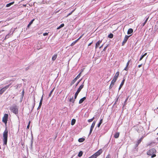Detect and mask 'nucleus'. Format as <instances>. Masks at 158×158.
<instances>
[{"instance_id": "obj_1", "label": "nucleus", "mask_w": 158, "mask_h": 158, "mask_svg": "<svg viewBox=\"0 0 158 158\" xmlns=\"http://www.w3.org/2000/svg\"><path fill=\"white\" fill-rule=\"evenodd\" d=\"M156 150L154 148H152L148 151L147 154L148 155L151 156L152 158H153L156 156Z\"/></svg>"}, {"instance_id": "obj_2", "label": "nucleus", "mask_w": 158, "mask_h": 158, "mask_svg": "<svg viewBox=\"0 0 158 158\" xmlns=\"http://www.w3.org/2000/svg\"><path fill=\"white\" fill-rule=\"evenodd\" d=\"M8 131L6 129L5 130L3 133V141L4 144L6 145L7 144V137H8Z\"/></svg>"}, {"instance_id": "obj_3", "label": "nucleus", "mask_w": 158, "mask_h": 158, "mask_svg": "<svg viewBox=\"0 0 158 158\" xmlns=\"http://www.w3.org/2000/svg\"><path fill=\"white\" fill-rule=\"evenodd\" d=\"M10 110L15 114L18 113V108L16 105H15L11 106L10 108Z\"/></svg>"}, {"instance_id": "obj_4", "label": "nucleus", "mask_w": 158, "mask_h": 158, "mask_svg": "<svg viewBox=\"0 0 158 158\" xmlns=\"http://www.w3.org/2000/svg\"><path fill=\"white\" fill-rule=\"evenodd\" d=\"M8 118V114H6L4 115L3 117L2 118V121L5 124L7 123Z\"/></svg>"}, {"instance_id": "obj_5", "label": "nucleus", "mask_w": 158, "mask_h": 158, "mask_svg": "<svg viewBox=\"0 0 158 158\" xmlns=\"http://www.w3.org/2000/svg\"><path fill=\"white\" fill-rule=\"evenodd\" d=\"M10 85L11 84H10L1 89L0 90V94H2L9 87Z\"/></svg>"}, {"instance_id": "obj_6", "label": "nucleus", "mask_w": 158, "mask_h": 158, "mask_svg": "<svg viewBox=\"0 0 158 158\" xmlns=\"http://www.w3.org/2000/svg\"><path fill=\"white\" fill-rule=\"evenodd\" d=\"M131 35H129V36H128V35H126L124 39V40H123L122 43V46H123L124 44L126 43L128 39L129 38V37L131 36Z\"/></svg>"}, {"instance_id": "obj_7", "label": "nucleus", "mask_w": 158, "mask_h": 158, "mask_svg": "<svg viewBox=\"0 0 158 158\" xmlns=\"http://www.w3.org/2000/svg\"><path fill=\"white\" fill-rule=\"evenodd\" d=\"M95 123H96V121H94L93 122V123H92V125L91 126L90 129V132H89V135H90L91 134V133H92V131L93 130V129L95 126Z\"/></svg>"}, {"instance_id": "obj_8", "label": "nucleus", "mask_w": 158, "mask_h": 158, "mask_svg": "<svg viewBox=\"0 0 158 158\" xmlns=\"http://www.w3.org/2000/svg\"><path fill=\"white\" fill-rule=\"evenodd\" d=\"M131 60H128V62H127V64H126V67L124 68V70L125 71H128L129 69V67L128 66L129 65L131 61Z\"/></svg>"}, {"instance_id": "obj_9", "label": "nucleus", "mask_w": 158, "mask_h": 158, "mask_svg": "<svg viewBox=\"0 0 158 158\" xmlns=\"http://www.w3.org/2000/svg\"><path fill=\"white\" fill-rule=\"evenodd\" d=\"M102 149H100L95 152L94 154L97 157L100 155L102 153Z\"/></svg>"}, {"instance_id": "obj_10", "label": "nucleus", "mask_w": 158, "mask_h": 158, "mask_svg": "<svg viewBox=\"0 0 158 158\" xmlns=\"http://www.w3.org/2000/svg\"><path fill=\"white\" fill-rule=\"evenodd\" d=\"M119 74V71L117 72L115 74V75L114 76L113 79H114L116 81L117 78L118 77Z\"/></svg>"}, {"instance_id": "obj_11", "label": "nucleus", "mask_w": 158, "mask_h": 158, "mask_svg": "<svg viewBox=\"0 0 158 158\" xmlns=\"http://www.w3.org/2000/svg\"><path fill=\"white\" fill-rule=\"evenodd\" d=\"M84 86V82L77 89V92L79 93L80 92L81 89L83 88Z\"/></svg>"}, {"instance_id": "obj_12", "label": "nucleus", "mask_w": 158, "mask_h": 158, "mask_svg": "<svg viewBox=\"0 0 158 158\" xmlns=\"http://www.w3.org/2000/svg\"><path fill=\"white\" fill-rule=\"evenodd\" d=\"M102 40H99L96 43L95 46V49H97L100 46V44L102 43Z\"/></svg>"}, {"instance_id": "obj_13", "label": "nucleus", "mask_w": 158, "mask_h": 158, "mask_svg": "<svg viewBox=\"0 0 158 158\" xmlns=\"http://www.w3.org/2000/svg\"><path fill=\"white\" fill-rule=\"evenodd\" d=\"M144 137L143 136H142L139 139L137 142V144H136L137 146H138V145L142 141L143 139V138Z\"/></svg>"}, {"instance_id": "obj_14", "label": "nucleus", "mask_w": 158, "mask_h": 158, "mask_svg": "<svg viewBox=\"0 0 158 158\" xmlns=\"http://www.w3.org/2000/svg\"><path fill=\"white\" fill-rule=\"evenodd\" d=\"M86 99V97H84L83 98H81V99H80L79 101V104H81Z\"/></svg>"}, {"instance_id": "obj_15", "label": "nucleus", "mask_w": 158, "mask_h": 158, "mask_svg": "<svg viewBox=\"0 0 158 158\" xmlns=\"http://www.w3.org/2000/svg\"><path fill=\"white\" fill-rule=\"evenodd\" d=\"M125 81V79H123V80L122 81L121 84H120V85L119 87V90H120L121 88L122 87Z\"/></svg>"}, {"instance_id": "obj_16", "label": "nucleus", "mask_w": 158, "mask_h": 158, "mask_svg": "<svg viewBox=\"0 0 158 158\" xmlns=\"http://www.w3.org/2000/svg\"><path fill=\"white\" fill-rule=\"evenodd\" d=\"M133 30L132 29V28H129L128 29V31H127V33L128 34H130L132 33H133Z\"/></svg>"}, {"instance_id": "obj_17", "label": "nucleus", "mask_w": 158, "mask_h": 158, "mask_svg": "<svg viewBox=\"0 0 158 158\" xmlns=\"http://www.w3.org/2000/svg\"><path fill=\"white\" fill-rule=\"evenodd\" d=\"M119 133L118 132H116V133L115 134L114 137V138L117 139V138H118V137H119Z\"/></svg>"}, {"instance_id": "obj_18", "label": "nucleus", "mask_w": 158, "mask_h": 158, "mask_svg": "<svg viewBox=\"0 0 158 158\" xmlns=\"http://www.w3.org/2000/svg\"><path fill=\"white\" fill-rule=\"evenodd\" d=\"M14 3H15V2H10V3L8 4H7L6 5V7H10L11 5L13 4Z\"/></svg>"}, {"instance_id": "obj_19", "label": "nucleus", "mask_w": 158, "mask_h": 158, "mask_svg": "<svg viewBox=\"0 0 158 158\" xmlns=\"http://www.w3.org/2000/svg\"><path fill=\"white\" fill-rule=\"evenodd\" d=\"M57 54H55L54 55H53L52 57V60L54 61L55 60L56 58L57 57Z\"/></svg>"}, {"instance_id": "obj_20", "label": "nucleus", "mask_w": 158, "mask_h": 158, "mask_svg": "<svg viewBox=\"0 0 158 158\" xmlns=\"http://www.w3.org/2000/svg\"><path fill=\"white\" fill-rule=\"evenodd\" d=\"M34 20L35 19H33L27 25V27L29 28V27L33 23V22L34 21Z\"/></svg>"}, {"instance_id": "obj_21", "label": "nucleus", "mask_w": 158, "mask_h": 158, "mask_svg": "<svg viewBox=\"0 0 158 158\" xmlns=\"http://www.w3.org/2000/svg\"><path fill=\"white\" fill-rule=\"evenodd\" d=\"M85 140V138H79L78 140V141L79 142H84Z\"/></svg>"}, {"instance_id": "obj_22", "label": "nucleus", "mask_w": 158, "mask_h": 158, "mask_svg": "<svg viewBox=\"0 0 158 158\" xmlns=\"http://www.w3.org/2000/svg\"><path fill=\"white\" fill-rule=\"evenodd\" d=\"M102 121H103V119H101L100 120V122H99V123L98 124V127H100V126L101 124L102 123Z\"/></svg>"}, {"instance_id": "obj_23", "label": "nucleus", "mask_w": 158, "mask_h": 158, "mask_svg": "<svg viewBox=\"0 0 158 158\" xmlns=\"http://www.w3.org/2000/svg\"><path fill=\"white\" fill-rule=\"evenodd\" d=\"M78 41V40H76L75 41H73L72 42L71 44H70V46H72L74 45Z\"/></svg>"}, {"instance_id": "obj_24", "label": "nucleus", "mask_w": 158, "mask_h": 158, "mask_svg": "<svg viewBox=\"0 0 158 158\" xmlns=\"http://www.w3.org/2000/svg\"><path fill=\"white\" fill-rule=\"evenodd\" d=\"M76 120L74 119H73L71 121V124L72 125H73L75 123Z\"/></svg>"}, {"instance_id": "obj_25", "label": "nucleus", "mask_w": 158, "mask_h": 158, "mask_svg": "<svg viewBox=\"0 0 158 158\" xmlns=\"http://www.w3.org/2000/svg\"><path fill=\"white\" fill-rule=\"evenodd\" d=\"M147 53H145V54H144L143 55L141 56V57L140 58V59H139V61H140L145 56L147 55Z\"/></svg>"}, {"instance_id": "obj_26", "label": "nucleus", "mask_w": 158, "mask_h": 158, "mask_svg": "<svg viewBox=\"0 0 158 158\" xmlns=\"http://www.w3.org/2000/svg\"><path fill=\"white\" fill-rule=\"evenodd\" d=\"M55 89V88H54L51 91L50 93H49L48 96L49 97H50L51 96V95L52 92H53L54 90Z\"/></svg>"}, {"instance_id": "obj_27", "label": "nucleus", "mask_w": 158, "mask_h": 158, "mask_svg": "<svg viewBox=\"0 0 158 158\" xmlns=\"http://www.w3.org/2000/svg\"><path fill=\"white\" fill-rule=\"evenodd\" d=\"M64 26V24L63 23L61 24L59 27L57 28V29H59L63 27Z\"/></svg>"}, {"instance_id": "obj_28", "label": "nucleus", "mask_w": 158, "mask_h": 158, "mask_svg": "<svg viewBox=\"0 0 158 158\" xmlns=\"http://www.w3.org/2000/svg\"><path fill=\"white\" fill-rule=\"evenodd\" d=\"M82 154H83V152L82 151H80L78 154V156L79 157H81L82 156Z\"/></svg>"}, {"instance_id": "obj_29", "label": "nucleus", "mask_w": 158, "mask_h": 158, "mask_svg": "<svg viewBox=\"0 0 158 158\" xmlns=\"http://www.w3.org/2000/svg\"><path fill=\"white\" fill-rule=\"evenodd\" d=\"M77 79L75 78L73 81H72L71 82V85H72L73 84H74V83L76 81H77Z\"/></svg>"}, {"instance_id": "obj_30", "label": "nucleus", "mask_w": 158, "mask_h": 158, "mask_svg": "<svg viewBox=\"0 0 158 158\" xmlns=\"http://www.w3.org/2000/svg\"><path fill=\"white\" fill-rule=\"evenodd\" d=\"M75 9L73 10L72 11H71L70 13H69L66 16V17H68L70 15H71L72 13H73L74 11L75 10Z\"/></svg>"}, {"instance_id": "obj_31", "label": "nucleus", "mask_w": 158, "mask_h": 158, "mask_svg": "<svg viewBox=\"0 0 158 158\" xmlns=\"http://www.w3.org/2000/svg\"><path fill=\"white\" fill-rule=\"evenodd\" d=\"M78 94H79V93H77V92L75 93V95H74V99H76Z\"/></svg>"}, {"instance_id": "obj_32", "label": "nucleus", "mask_w": 158, "mask_h": 158, "mask_svg": "<svg viewBox=\"0 0 158 158\" xmlns=\"http://www.w3.org/2000/svg\"><path fill=\"white\" fill-rule=\"evenodd\" d=\"M113 37V35L112 34H110L108 36V37L110 38H112Z\"/></svg>"}, {"instance_id": "obj_33", "label": "nucleus", "mask_w": 158, "mask_h": 158, "mask_svg": "<svg viewBox=\"0 0 158 158\" xmlns=\"http://www.w3.org/2000/svg\"><path fill=\"white\" fill-rule=\"evenodd\" d=\"M94 119V117L88 120V122H92Z\"/></svg>"}, {"instance_id": "obj_34", "label": "nucleus", "mask_w": 158, "mask_h": 158, "mask_svg": "<svg viewBox=\"0 0 158 158\" xmlns=\"http://www.w3.org/2000/svg\"><path fill=\"white\" fill-rule=\"evenodd\" d=\"M90 158H96L97 156H96V155L94 154L90 157Z\"/></svg>"}, {"instance_id": "obj_35", "label": "nucleus", "mask_w": 158, "mask_h": 158, "mask_svg": "<svg viewBox=\"0 0 158 158\" xmlns=\"http://www.w3.org/2000/svg\"><path fill=\"white\" fill-rule=\"evenodd\" d=\"M69 101H70V102H72L73 103H74V101H75V99L73 100V98H70V99L69 100Z\"/></svg>"}, {"instance_id": "obj_36", "label": "nucleus", "mask_w": 158, "mask_h": 158, "mask_svg": "<svg viewBox=\"0 0 158 158\" xmlns=\"http://www.w3.org/2000/svg\"><path fill=\"white\" fill-rule=\"evenodd\" d=\"M81 73L79 74L75 78L77 80L81 76Z\"/></svg>"}, {"instance_id": "obj_37", "label": "nucleus", "mask_w": 158, "mask_h": 158, "mask_svg": "<svg viewBox=\"0 0 158 158\" xmlns=\"http://www.w3.org/2000/svg\"><path fill=\"white\" fill-rule=\"evenodd\" d=\"M42 102H41V101H40V103H39V106L38 107V108H40V107L41 106V105H42Z\"/></svg>"}, {"instance_id": "obj_38", "label": "nucleus", "mask_w": 158, "mask_h": 158, "mask_svg": "<svg viewBox=\"0 0 158 158\" xmlns=\"http://www.w3.org/2000/svg\"><path fill=\"white\" fill-rule=\"evenodd\" d=\"M129 97V96H128V97H127V98H126V99L125 100L124 102V105H126V102L127 101Z\"/></svg>"}, {"instance_id": "obj_39", "label": "nucleus", "mask_w": 158, "mask_h": 158, "mask_svg": "<svg viewBox=\"0 0 158 158\" xmlns=\"http://www.w3.org/2000/svg\"><path fill=\"white\" fill-rule=\"evenodd\" d=\"M114 85V84H113L111 83L110 86L109 87V89H111L112 88V87Z\"/></svg>"}, {"instance_id": "obj_40", "label": "nucleus", "mask_w": 158, "mask_h": 158, "mask_svg": "<svg viewBox=\"0 0 158 158\" xmlns=\"http://www.w3.org/2000/svg\"><path fill=\"white\" fill-rule=\"evenodd\" d=\"M116 81V80H115L114 79H113L111 81V83L114 84Z\"/></svg>"}, {"instance_id": "obj_41", "label": "nucleus", "mask_w": 158, "mask_h": 158, "mask_svg": "<svg viewBox=\"0 0 158 158\" xmlns=\"http://www.w3.org/2000/svg\"><path fill=\"white\" fill-rule=\"evenodd\" d=\"M31 123L30 121L29 122L27 126V129H29V127H30V124Z\"/></svg>"}, {"instance_id": "obj_42", "label": "nucleus", "mask_w": 158, "mask_h": 158, "mask_svg": "<svg viewBox=\"0 0 158 158\" xmlns=\"http://www.w3.org/2000/svg\"><path fill=\"white\" fill-rule=\"evenodd\" d=\"M149 17L148 16V18H146V20H145V22H144V23H146L147 22L148 19H149Z\"/></svg>"}, {"instance_id": "obj_43", "label": "nucleus", "mask_w": 158, "mask_h": 158, "mask_svg": "<svg viewBox=\"0 0 158 158\" xmlns=\"http://www.w3.org/2000/svg\"><path fill=\"white\" fill-rule=\"evenodd\" d=\"M83 35L84 34H82L77 39V40H78V41L82 38Z\"/></svg>"}, {"instance_id": "obj_44", "label": "nucleus", "mask_w": 158, "mask_h": 158, "mask_svg": "<svg viewBox=\"0 0 158 158\" xmlns=\"http://www.w3.org/2000/svg\"><path fill=\"white\" fill-rule=\"evenodd\" d=\"M108 46V45H107L103 49V51H105L106 50V48Z\"/></svg>"}, {"instance_id": "obj_45", "label": "nucleus", "mask_w": 158, "mask_h": 158, "mask_svg": "<svg viewBox=\"0 0 158 158\" xmlns=\"http://www.w3.org/2000/svg\"><path fill=\"white\" fill-rule=\"evenodd\" d=\"M48 35V33H44L43 34V35L44 36H45L46 35Z\"/></svg>"}, {"instance_id": "obj_46", "label": "nucleus", "mask_w": 158, "mask_h": 158, "mask_svg": "<svg viewBox=\"0 0 158 158\" xmlns=\"http://www.w3.org/2000/svg\"><path fill=\"white\" fill-rule=\"evenodd\" d=\"M106 158H110V155L109 154H108L106 157Z\"/></svg>"}, {"instance_id": "obj_47", "label": "nucleus", "mask_w": 158, "mask_h": 158, "mask_svg": "<svg viewBox=\"0 0 158 158\" xmlns=\"http://www.w3.org/2000/svg\"><path fill=\"white\" fill-rule=\"evenodd\" d=\"M43 98V94L42 95L40 101H41L42 102Z\"/></svg>"}, {"instance_id": "obj_48", "label": "nucleus", "mask_w": 158, "mask_h": 158, "mask_svg": "<svg viewBox=\"0 0 158 158\" xmlns=\"http://www.w3.org/2000/svg\"><path fill=\"white\" fill-rule=\"evenodd\" d=\"M93 43V41H92L88 45V46H89L91 45V44H92Z\"/></svg>"}, {"instance_id": "obj_49", "label": "nucleus", "mask_w": 158, "mask_h": 158, "mask_svg": "<svg viewBox=\"0 0 158 158\" xmlns=\"http://www.w3.org/2000/svg\"><path fill=\"white\" fill-rule=\"evenodd\" d=\"M145 24V23H142V24H141V25L143 27L144 25Z\"/></svg>"}, {"instance_id": "obj_50", "label": "nucleus", "mask_w": 158, "mask_h": 158, "mask_svg": "<svg viewBox=\"0 0 158 158\" xmlns=\"http://www.w3.org/2000/svg\"><path fill=\"white\" fill-rule=\"evenodd\" d=\"M142 64H141L140 65H139L138 66V67L139 68H140V67H141L142 66Z\"/></svg>"}, {"instance_id": "obj_51", "label": "nucleus", "mask_w": 158, "mask_h": 158, "mask_svg": "<svg viewBox=\"0 0 158 158\" xmlns=\"http://www.w3.org/2000/svg\"><path fill=\"white\" fill-rule=\"evenodd\" d=\"M103 44H102L101 46H100L99 47V48H101L102 47V46H103Z\"/></svg>"}, {"instance_id": "obj_52", "label": "nucleus", "mask_w": 158, "mask_h": 158, "mask_svg": "<svg viewBox=\"0 0 158 158\" xmlns=\"http://www.w3.org/2000/svg\"><path fill=\"white\" fill-rule=\"evenodd\" d=\"M29 66H28V67H27L26 68V70H27V69H29Z\"/></svg>"}, {"instance_id": "obj_53", "label": "nucleus", "mask_w": 158, "mask_h": 158, "mask_svg": "<svg viewBox=\"0 0 158 158\" xmlns=\"http://www.w3.org/2000/svg\"><path fill=\"white\" fill-rule=\"evenodd\" d=\"M146 113H147L146 111H145V115H146Z\"/></svg>"}, {"instance_id": "obj_54", "label": "nucleus", "mask_w": 158, "mask_h": 158, "mask_svg": "<svg viewBox=\"0 0 158 158\" xmlns=\"http://www.w3.org/2000/svg\"><path fill=\"white\" fill-rule=\"evenodd\" d=\"M79 82H78V83H77V85L78 84Z\"/></svg>"}, {"instance_id": "obj_55", "label": "nucleus", "mask_w": 158, "mask_h": 158, "mask_svg": "<svg viewBox=\"0 0 158 158\" xmlns=\"http://www.w3.org/2000/svg\"><path fill=\"white\" fill-rule=\"evenodd\" d=\"M79 82H78V83H77V85L78 84Z\"/></svg>"}, {"instance_id": "obj_56", "label": "nucleus", "mask_w": 158, "mask_h": 158, "mask_svg": "<svg viewBox=\"0 0 158 158\" xmlns=\"http://www.w3.org/2000/svg\"><path fill=\"white\" fill-rule=\"evenodd\" d=\"M79 82H78V83H77V85L78 84Z\"/></svg>"}, {"instance_id": "obj_57", "label": "nucleus", "mask_w": 158, "mask_h": 158, "mask_svg": "<svg viewBox=\"0 0 158 158\" xmlns=\"http://www.w3.org/2000/svg\"><path fill=\"white\" fill-rule=\"evenodd\" d=\"M157 135H158V132L157 133Z\"/></svg>"}, {"instance_id": "obj_58", "label": "nucleus", "mask_w": 158, "mask_h": 158, "mask_svg": "<svg viewBox=\"0 0 158 158\" xmlns=\"http://www.w3.org/2000/svg\"><path fill=\"white\" fill-rule=\"evenodd\" d=\"M94 1H96V0H94Z\"/></svg>"}, {"instance_id": "obj_59", "label": "nucleus", "mask_w": 158, "mask_h": 158, "mask_svg": "<svg viewBox=\"0 0 158 158\" xmlns=\"http://www.w3.org/2000/svg\"><path fill=\"white\" fill-rule=\"evenodd\" d=\"M89 158H90V157H89Z\"/></svg>"}]
</instances>
